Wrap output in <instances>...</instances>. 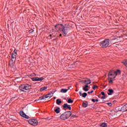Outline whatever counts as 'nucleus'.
Returning a JSON list of instances; mask_svg holds the SVG:
<instances>
[{"mask_svg":"<svg viewBox=\"0 0 127 127\" xmlns=\"http://www.w3.org/2000/svg\"><path fill=\"white\" fill-rule=\"evenodd\" d=\"M121 70H117V71L111 70L108 73V81L109 84L114 83V79L118 76V73H120Z\"/></svg>","mask_w":127,"mask_h":127,"instance_id":"obj_1","label":"nucleus"},{"mask_svg":"<svg viewBox=\"0 0 127 127\" xmlns=\"http://www.w3.org/2000/svg\"><path fill=\"white\" fill-rule=\"evenodd\" d=\"M109 45H110V40L108 39H105L100 43V46L102 48H107L109 47Z\"/></svg>","mask_w":127,"mask_h":127,"instance_id":"obj_2","label":"nucleus"},{"mask_svg":"<svg viewBox=\"0 0 127 127\" xmlns=\"http://www.w3.org/2000/svg\"><path fill=\"white\" fill-rule=\"evenodd\" d=\"M71 115L72 113L70 111L65 112L61 115L60 119H61V120H67V119L71 117Z\"/></svg>","mask_w":127,"mask_h":127,"instance_id":"obj_3","label":"nucleus"},{"mask_svg":"<svg viewBox=\"0 0 127 127\" xmlns=\"http://www.w3.org/2000/svg\"><path fill=\"white\" fill-rule=\"evenodd\" d=\"M19 89L22 92H26V91L31 89V85L29 84H23L20 86Z\"/></svg>","mask_w":127,"mask_h":127,"instance_id":"obj_4","label":"nucleus"},{"mask_svg":"<svg viewBox=\"0 0 127 127\" xmlns=\"http://www.w3.org/2000/svg\"><path fill=\"white\" fill-rule=\"evenodd\" d=\"M69 29V26L67 24L64 25H62L61 30L63 32V34L64 36H66L68 34V30Z\"/></svg>","mask_w":127,"mask_h":127,"instance_id":"obj_5","label":"nucleus"},{"mask_svg":"<svg viewBox=\"0 0 127 127\" xmlns=\"http://www.w3.org/2000/svg\"><path fill=\"white\" fill-rule=\"evenodd\" d=\"M29 124L32 126H37L38 125V122L36 119H31L29 121Z\"/></svg>","mask_w":127,"mask_h":127,"instance_id":"obj_6","label":"nucleus"},{"mask_svg":"<svg viewBox=\"0 0 127 127\" xmlns=\"http://www.w3.org/2000/svg\"><path fill=\"white\" fill-rule=\"evenodd\" d=\"M62 24H57L55 26L54 31L58 32L59 31H61L62 28Z\"/></svg>","mask_w":127,"mask_h":127,"instance_id":"obj_7","label":"nucleus"},{"mask_svg":"<svg viewBox=\"0 0 127 127\" xmlns=\"http://www.w3.org/2000/svg\"><path fill=\"white\" fill-rule=\"evenodd\" d=\"M54 94V93H53V92H51L48 94L46 95L45 96L40 97V100H44L45 99H47L48 98H50L53 96Z\"/></svg>","mask_w":127,"mask_h":127,"instance_id":"obj_8","label":"nucleus"},{"mask_svg":"<svg viewBox=\"0 0 127 127\" xmlns=\"http://www.w3.org/2000/svg\"><path fill=\"white\" fill-rule=\"evenodd\" d=\"M17 51L16 50H14L12 54L11 60L12 62L14 61L16 59V56L17 55Z\"/></svg>","mask_w":127,"mask_h":127,"instance_id":"obj_9","label":"nucleus"},{"mask_svg":"<svg viewBox=\"0 0 127 127\" xmlns=\"http://www.w3.org/2000/svg\"><path fill=\"white\" fill-rule=\"evenodd\" d=\"M20 115L21 117L25 118V119H28V118H29L23 111H20Z\"/></svg>","mask_w":127,"mask_h":127,"instance_id":"obj_10","label":"nucleus"},{"mask_svg":"<svg viewBox=\"0 0 127 127\" xmlns=\"http://www.w3.org/2000/svg\"><path fill=\"white\" fill-rule=\"evenodd\" d=\"M63 108H67V109H68L69 110V111H71V105H68V104L66 103L64 104L63 106Z\"/></svg>","mask_w":127,"mask_h":127,"instance_id":"obj_11","label":"nucleus"},{"mask_svg":"<svg viewBox=\"0 0 127 127\" xmlns=\"http://www.w3.org/2000/svg\"><path fill=\"white\" fill-rule=\"evenodd\" d=\"M88 88H89V85H84V87H83V91H84L85 92H88V91H89V89H88Z\"/></svg>","mask_w":127,"mask_h":127,"instance_id":"obj_12","label":"nucleus"},{"mask_svg":"<svg viewBox=\"0 0 127 127\" xmlns=\"http://www.w3.org/2000/svg\"><path fill=\"white\" fill-rule=\"evenodd\" d=\"M83 83L86 84V85H88L89 84H91V83H92V82L91 81V80L90 79H87L86 80L83 81Z\"/></svg>","mask_w":127,"mask_h":127,"instance_id":"obj_13","label":"nucleus"},{"mask_svg":"<svg viewBox=\"0 0 127 127\" xmlns=\"http://www.w3.org/2000/svg\"><path fill=\"white\" fill-rule=\"evenodd\" d=\"M108 95L109 96H112L113 94L114 93V90L113 89H108Z\"/></svg>","mask_w":127,"mask_h":127,"instance_id":"obj_14","label":"nucleus"},{"mask_svg":"<svg viewBox=\"0 0 127 127\" xmlns=\"http://www.w3.org/2000/svg\"><path fill=\"white\" fill-rule=\"evenodd\" d=\"M68 89L66 88H63L61 90V93H67Z\"/></svg>","mask_w":127,"mask_h":127,"instance_id":"obj_15","label":"nucleus"},{"mask_svg":"<svg viewBox=\"0 0 127 127\" xmlns=\"http://www.w3.org/2000/svg\"><path fill=\"white\" fill-rule=\"evenodd\" d=\"M35 80H36V81H43V80H44V78H43V77H41V78L35 77Z\"/></svg>","mask_w":127,"mask_h":127,"instance_id":"obj_16","label":"nucleus"},{"mask_svg":"<svg viewBox=\"0 0 127 127\" xmlns=\"http://www.w3.org/2000/svg\"><path fill=\"white\" fill-rule=\"evenodd\" d=\"M55 112L56 114H59L60 113V108L57 107V109L55 110Z\"/></svg>","mask_w":127,"mask_h":127,"instance_id":"obj_17","label":"nucleus"},{"mask_svg":"<svg viewBox=\"0 0 127 127\" xmlns=\"http://www.w3.org/2000/svg\"><path fill=\"white\" fill-rule=\"evenodd\" d=\"M82 107H83V108H87V107H88V102L83 103Z\"/></svg>","mask_w":127,"mask_h":127,"instance_id":"obj_18","label":"nucleus"},{"mask_svg":"<svg viewBox=\"0 0 127 127\" xmlns=\"http://www.w3.org/2000/svg\"><path fill=\"white\" fill-rule=\"evenodd\" d=\"M122 63L124 64L126 67H127V60H124V61L122 62Z\"/></svg>","mask_w":127,"mask_h":127,"instance_id":"obj_19","label":"nucleus"},{"mask_svg":"<svg viewBox=\"0 0 127 127\" xmlns=\"http://www.w3.org/2000/svg\"><path fill=\"white\" fill-rule=\"evenodd\" d=\"M61 103H62V101H61V100H60V99H58L57 100V105H60V104H61Z\"/></svg>","mask_w":127,"mask_h":127,"instance_id":"obj_20","label":"nucleus"},{"mask_svg":"<svg viewBox=\"0 0 127 127\" xmlns=\"http://www.w3.org/2000/svg\"><path fill=\"white\" fill-rule=\"evenodd\" d=\"M46 89H47V87L44 86L40 88V91L41 92H42V91H45V90H46Z\"/></svg>","mask_w":127,"mask_h":127,"instance_id":"obj_21","label":"nucleus"},{"mask_svg":"<svg viewBox=\"0 0 127 127\" xmlns=\"http://www.w3.org/2000/svg\"><path fill=\"white\" fill-rule=\"evenodd\" d=\"M101 127H107V124H106V123H103L101 124Z\"/></svg>","mask_w":127,"mask_h":127,"instance_id":"obj_22","label":"nucleus"},{"mask_svg":"<svg viewBox=\"0 0 127 127\" xmlns=\"http://www.w3.org/2000/svg\"><path fill=\"white\" fill-rule=\"evenodd\" d=\"M87 93H86V92H84L83 94H82V97L83 98H86V97H87Z\"/></svg>","mask_w":127,"mask_h":127,"instance_id":"obj_23","label":"nucleus"},{"mask_svg":"<svg viewBox=\"0 0 127 127\" xmlns=\"http://www.w3.org/2000/svg\"><path fill=\"white\" fill-rule=\"evenodd\" d=\"M67 103H68V104H71V103H73V100H72L71 99V98H69L67 101Z\"/></svg>","mask_w":127,"mask_h":127,"instance_id":"obj_24","label":"nucleus"},{"mask_svg":"<svg viewBox=\"0 0 127 127\" xmlns=\"http://www.w3.org/2000/svg\"><path fill=\"white\" fill-rule=\"evenodd\" d=\"M96 88H98V86L97 85H94L92 87V89H93V90H95L96 89Z\"/></svg>","mask_w":127,"mask_h":127,"instance_id":"obj_25","label":"nucleus"},{"mask_svg":"<svg viewBox=\"0 0 127 127\" xmlns=\"http://www.w3.org/2000/svg\"><path fill=\"white\" fill-rule=\"evenodd\" d=\"M101 99H106V95H103Z\"/></svg>","mask_w":127,"mask_h":127,"instance_id":"obj_26","label":"nucleus"},{"mask_svg":"<svg viewBox=\"0 0 127 127\" xmlns=\"http://www.w3.org/2000/svg\"><path fill=\"white\" fill-rule=\"evenodd\" d=\"M101 94L102 95V96H106V95H105V92H102L101 93Z\"/></svg>","mask_w":127,"mask_h":127,"instance_id":"obj_27","label":"nucleus"},{"mask_svg":"<svg viewBox=\"0 0 127 127\" xmlns=\"http://www.w3.org/2000/svg\"><path fill=\"white\" fill-rule=\"evenodd\" d=\"M108 106H110V107H112V104L111 103H108Z\"/></svg>","mask_w":127,"mask_h":127,"instance_id":"obj_28","label":"nucleus"},{"mask_svg":"<svg viewBox=\"0 0 127 127\" xmlns=\"http://www.w3.org/2000/svg\"><path fill=\"white\" fill-rule=\"evenodd\" d=\"M79 96H80L81 97V96H82V91H79Z\"/></svg>","mask_w":127,"mask_h":127,"instance_id":"obj_29","label":"nucleus"},{"mask_svg":"<svg viewBox=\"0 0 127 127\" xmlns=\"http://www.w3.org/2000/svg\"><path fill=\"white\" fill-rule=\"evenodd\" d=\"M31 80H32V81H36L35 77L32 78Z\"/></svg>","mask_w":127,"mask_h":127,"instance_id":"obj_30","label":"nucleus"},{"mask_svg":"<svg viewBox=\"0 0 127 127\" xmlns=\"http://www.w3.org/2000/svg\"><path fill=\"white\" fill-rule=\"evenodd\" d=\"M93 92H94V91H93V90H92L91 92L89 91L88 92V94H91V93H93Z\"/></svg>","mask_w":127,"mask_h":127,"instance_id":"obj_31","label":"nucleus"},{"mask_svg":"<svg viewBox=\"0 0 127 127\" xmlns=\"http://www.w3.org/2000/svg\"><path fill=\"white\" fill-rule=\"evenodd\" d=\"M91 101H92V102H93V103H95V102H96V100H95L94 99H92L91 100Z\"/></svg>","mask_w":127,"mask_h":127,"instance_id":"obj_32","label":"nucleus"},{"mask_svg":"<svg viewBox=\"0 0 127 127\" xmlns=\"http://www.w3.org/2000/svg\"><path fill=\"white\" fill-rule=\"evenodd\" d=\"M35 73H34V74H32V75H31V76H35Z\"/></svg>","mask_w":127,"mask_h":127,"instance_id":"obj_33","label":"nucleus"},{"mask_svg":"<svg viewBox=\"0 0 127 127\" xmlns=\"http://www.w3.org/2000/svg\"><path fill=\"white\" fill-rule=\"evenodd\" d=\"M95 102H99V100L96 99V100H95Z\"/></svg>","mask_w":127,"mask_h":127,"instance_id":"obj_34","label":"nucleus"},{"mask_svg":"<svg viewBox=\"0 0 127 127\" xmlns=\"http://www.w3.org/2000/svg\"><path fill=\"white\" fill-rule=\"evenodd\" d=\"M125 127H127V123L125 124Z\"/></svg>","mask_w":127,"mask_h":127,"instance_id":"obj_35","label":"nucleus"},{"mask_svg":"<svg viewBox=\"0 0 127 127\" xmlns=\"http://www.w3.org/2000/svg\"><path fill=\"white\" fill-rule=\"evenodd\" d=\"M54 100H55L56 99V97H54Z\"/></svg>","mask_w":127,"mask_h":127,"instance_id":"obj_36","label":"nucleus"},{"mask_svg":"<svg viewBox=\"0 0 127 127\" xmlns=\"http://www.w3.org/2000/svg\"><path fill=\"white\" fill-rule=\"evenodd\" d=\"M60 36H62V34H60Z\"/></svg>","mask_w":127,"mask_h":127,"instance_id":"obj_37","label":"nucleus"},{"mask_svg":"<svg viewBox=\"0 0 127 127\" xmlns=\"http://www.w3.org/2000/svg\"><path fill=\"white\" fill-rule=\"evenodd\" d=\"M116 39H113V40H116Z\"/></svg>","mask_w":127,"mask_h":127,"instance_id":"obj_38","label":"nucleus"},{"mask_svg":"<svg viewBox=\"0 0 127 127\" xmlns=\"http://www.w3.org/2000/svg\"><path fill=\"white\" fill-rule=\"evenodd\" d=\"M50 37H52V35H50Z\"/></svg>","mask_w":127,"mask_h":127,"instance_id":"obj_39","label":"nucleus"}]
</instances>
